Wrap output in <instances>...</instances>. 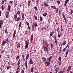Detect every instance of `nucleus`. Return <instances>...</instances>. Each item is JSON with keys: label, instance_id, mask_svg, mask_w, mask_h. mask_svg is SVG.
<instances>
[{"label": "nucleus", "instance_id": "nucleus-36", "mask_svg": "<svg viewBox=\"0 0 73 73\" xmlns=\"http://www.w3.org/2000/svg\"><path fill=\"white\" fill-rule=\"evenodd\" d=\"M14 19H16L17 18V14L16 15H14Z\"/></svg>", "mask_w": 73, "mask_h": 73}, {"label": "nucleus", "instance_id": "nucleus-31", "mask_svg": "<svg viewBox=\"0 0 73 73\" xmlns=\"http://www.w3.org/2000/svg\"><path fill=\"white\" fill-rule=\"evenodd\" d=\"M48 14L47 13H45L44 14H42V15L43 16H46Z\"/></svg>", "mask_w": 73, "mask_h": 73}, {"label": "nucleus", "instance_id": "nucleus-49", "mask_svg": "<svg viewBox=\"0 0 73 73\" xmlns=\"http://www.w3.org/2000/svg\"><path fill=\"white\" fill-rule=\"evenodd\" d=\"M70 13H71V14H72V13H73V10H71Z\"/></svg>", "mask_w": 73, "mask_h": 73}, {"label": "nucleus", "instance_id": "nucleus-60", "mask_svg": "<svg viewBox=\"0 0 73 73\" xmlns=\"http://www.w3.org/2000/svg\"><path fill=\"white\" fill-rule=\"evenodd\" d=\"M13 1H10L9 2V3H13Z\"/></svg>", "mask_w": 73, "mask_h": 73}, {"label": "nucleus", "instance_id": "nucleus-21", "mask_svg": "<svg viewBox=\"0 0 73 73\" xmlns=\"http://www.w3.org/2000/svg\"><path fill=\"white\" fill-rule=\"evenodd\" d=\"M66 40H65V41H64L63 42L62 44L63 45H65L66 44Z\"/></svg>", "mask_w": 73, "mask_h": 73}, {"label": "nucleus", "instance_id": "nucleus-26", "mask_svg": "<svg viewBox=\"0 0 73 73\" xmlns=\"http://www.w3.org/2000/svg\"><path fill=\"white\" fill-rule=\"evenodd\" d=\"M42 17H41V16H40V22H42Z\"/></svg>", "mask_w": 73, "mask_h": 73}, {"label": "nucleus", "instance_id": "nucleus-3", "mask_svg": "<svg viewBox=\"0 0 73 73\" xmlns=\"http://www.w3.org/2000/svg\"><path fill=\"white\" fill-rule=\"evenodd\" d=\"M54 38L56 45H57V38H56V36H54Z\"/></svg>", "mask_w": 73, "mask_h": 73}, {"label": "nucleus", "instance_id": "nucleus-14", "mask_svg": "<svg viewBox=\"0 0 73 73\" xmlns=\"http://www.w3.org/2000/svg\"><path fill=\"white\" fill-rule=\"evenodd\" d=\"M63 27L62 26V25H61L60 26V28H61L60 30L61 32H62V31H63Z\"/></svg>", "mask_w": 73, "mask_h": 73}, {"label": "nucleus", "instance_id": "nucleus-22", "mask_svg": "<svg viewBox=\"0 0 73 73\" xmlns=\"http://www.w3.org/2000/svg\"><path fill=\"white\" fill-rule=\"evenodd\" d=\"M34 27H38V25L36 22H35L34 23Z\"/></svg>", "mask_w": 73, "mask_h": 73}, {"label": "nucleus", "instance_id": "nucleus-25", "mask_svg": "<svg viewBox=\"0 0 73 73\" xmlns=\"http://www.w3.org/2000/svg\"><path fill=\"white\" fill-rule=\"evenodd\" d=\"M29 63L30 64H33V61H32V60H30Z\"/></svg>", "mask_w": 73, "mask_h": 73}, {"label": "nucleus", "instance_id": "nucleus-6", "mask_svg": "<svg viewBox=\"0 0 73 73\" xmlns=\"http://www.w3.org/2000/svg\"><path fill=\"white\" fill-rule=\"evenodd\" d=\"M11 7L10 5H9L8 6L7 8V10L8 11H10V10H11Z\"/></svg>", "mask_w": 73, "mask_h": 73}, {"label": "nucleus", "instance_id": "nucleus-1", "mask_svg": "<svg viewBox=\"0 0 73 73\" xmlns=\"http://www.w3.org/2000/svg\"><path fill=\"white\" fill-rule=\"evenodd\" d=\"M25 43L26 44V46H25V49H27L28 48V41H25Z\"/></svg>", "mask_w": 73, "mask_h": 73}, {"label": "nucleus", "instance_id": "nucleus-52", "mask_svg": "<svg viewBox=\"0 0 73 73\" xmlns=\"http://www.w3.org/2000/svg\"><path fill=\"white\" fill-rule=\"evenodd\" d=\"M19 58V56H17L16 57V60H18Z\"/></svg>", "mask_w": 73, "mask_h": 73}, {"label": "nucleus", "instance_id": "nucleus-61", "mask_svg": "<svg viewBox=\"0 0 73 73\" xmlns=\"http://www.w3.org/2000/svg\"><path fill=\"white\" fill-rule=\"evenodd\" d=\"M69 1V0H66L65 1V2H66L67 3V2H68Z\"/></svg>", "mask_w": 73, "mask_h": 73}, {"label": "nucleus", "instance_id": "nucleus-10", "mask_svg": "<svg viewBox=\"0 0 73 73\" xmlns=\"http://www.w3.org/2000/svg\"><path fill=\"white\" fill-rule=\"evenodd\" d=\"M53 33H54V32L53 31L50 33V36H53Z\"/></svg>", "mask_w": 73, "mask_h": 73}, {"label": "nucleus", "instance_id": "nucleus-56", "mask_svg": "<svg viewBox=\"0 0 73 73\" xmlns=\"http://www.w3.org/2000/svg\"><path fill=\"white\" fill-rule=\"evenodd\" d=\"M69 44H68L67 45V46H66V48H68V46H69Z\"/></svg>", "mask_w": 73, "mask_h": 73}, {"label": "nucleus", "instance_id": "nucleus-34", "mask_svg": "<svg viewBox=\"0 0 73 73\" xmlns=\"http://www.w3.org/2000/svg\"><path fill=\"white\" fill-rule=\"evenodd\" d=\"M50 45L51 47V48H53V45L52 43H50Z\"/></svg>", "mask_w": 73, "mask_h": 73}, {"label": "nucleus", "instance_id": "nucleus-12", "mask_svg": "<svg viewBox=\"0 0 73 73\" xmlns=\"http://www.w3.org/2000/svg\"><path fill=\"white\" fill-rule=\"evenodd\" d=\"M71 69H72V68H71V66H70L68 68L67 70V71L69 72V70H70Z\"/></svg>", "mask_w": 73, "mask_h": 73}, {"label": "nucleus", "instance_id": "nucleus-27", "mask_svg": "<svg viewBox=\"0 0 73 73\" xmlns=\"http://www.w3.org/2000/svg\"><path fill=\"white\" fill-rule=\"evenodd\" d=\"M34 70V68L33 67H32L31 69V72H33V70Z\"/></svg>", "mask_w": 73, "mask_h": 73}, {"label": "nucleus", "instance_id": "nucleus-9", "mask_svg": "<svg viewBox=\"0 0 73 73\" xmlns=\"http://www.w3.org/2000/svg\"><path fill=\"white\" fill-rule=\"evenodd\" d=\"M27 63H28V62H27V61H26L25 62V66L26 69H27V68H28V65H27Z\"/></svg>", "mask_w": 73, "mask_h": 73}, {"label": "nucleus", "instance_id": "nucleus-46", "mask_svg": "<svg viewBox=\"0 0 73 73\" xmlns=\"http://www.w3.org/2000/svg\"><path fill=\"white\" fill-rule=\"evenodd\" d=\"M26 24H27L28 26H29V23H28V22H27V21H26Z\"/></svg>", "mask_w": 73, "mask_h": 73}, {"label": "nucleus", "instance_id": "nucleus-17", "mask_svg": "<svg viewBox=\"0 0 73 73\" xmlns=\"http://www.w3.org/2000/svg\"><path fill=\"white\" fill-rule=\"evenodd\" d=\"M31 5V2L30 1H29L28 2V5L29 7H30V5Z\"/></svg>", "mask_w": 73, "mask_h": 73}, {"label": "nucleus", "instance_id": "nucleus-55", "mask_svg": "<svg viewBox=\"0 0 73 73\" xmlns=\"http://www.w3.org/2000/svg\"><path fill=\"white\" fill-rule=\"evenodd\" d=\"M48 62H47V61H46L44 62V64H45V65H46V64H47Z\"/></svg>", "mask_w": 73, "mask_h": 73}, {"label": "nucleus", "instance_id": "nucleus-37", "mask_svg": "<svg viewBox=\"0 0 73 73\" xmlns=\"http://www.w3.org/2000/svg\"><path fill=\"white\" fill-rule=\"evenodd\" d=\"M55 11L56 12V13H57L58 12V9L57 8L56 10H55Z\"/></svg>", "mask_w": 73, "mask_h": 73}, {"label": "nucleus", "instance_id": "nucleus-33", "mask_svg": "<svg viewBox=\"0 0 73 73\" xmlns=\"http://www.w3.org/2000/svg\"><path fill=\"white\" fill-rule=\"evenodd\" d=\"M22 58H25V54H22Z\"/></svg>", "mask_w": 73, "mask_h": 73}, {"label": "nucleus", "instance_id": "nucleus-40", "mask_svg": "<svg viewBox=\"0 0 73 73\" xmlns=\"http://www.w3.org/2000/svg\"><path fill=\"white\" fill-rule=\"evenodd\" d=\"M56 3L58 4H60V1L58 0L56 1Z\"/></svg>", "mask_w": 73, "mask_h": 73}, {"label": "nucleus", "instance_id": "nucleus-51", "mask_svg": "<svg viewBox=\"0 0 73 73\" xmlns=\"http://www.w3.org/2000/svg\"><path fill=\"white\" fill-rule=\"evenodd\" d=\"M21 73H24V69L22 70V71H21Z\"/></svg>", "mask_w": 73, "mask_h": 73}, {"label": "nucleus", "instance_id": "nucleus-4", "mask_svg": "<svg viewBox=\"0 0 73 73\" xmlns=\"http://www.w3.org/2000/svg\"><path fill=\"white\" fill-rule=\"evenodd\" d=\"M5 44H6V41H4L2 42L1 45L2 46H4V45H5Z\"/></svg>", "mask_w": 73, "mask_h": 73}, {"label": "nucleus", "instance_id": "nucleus-62", "mask_svg": "<svg viewBox=\"0 0 73 73\" xmlns=\"http://www.w3.org/2000/svg\"><path fill=\"white\" fill-rule=\"evenodd\" d=\"M20 63H17V65H18V67H19V66H20Z\"/></svg>", "mask_w": 73, "mask_h": 73}, {"label": "nucleus", "instance_id": "nucleus-59", "mask_svg": "<svg viewBox=\"0 0 73 73\" xmlns=\"http://www.w3.org/2000/svg\"><path fill=\"white\" fill-rule=\"evenodd\" d=\"M34 9H35V10H37V7H36L35 6L34 7Z\"/></svg>", "mask_w": 73, "mask_h": 73}, {"label": "nucleus", "instance_id": "nucleus-20", "mask_svg": "<svg viewBox=\"0 0 73 73\" xmlns=\"http://www.w3.org/2000/svg\"><path fill=\"white\" fill-rule=\"evenodd\" d=\"M22 20H24V14H23L22 15Z\"/></svg>", "mask_w": 73, "mask_h": 73}, {"label": "nucleus", "instance_id": "nucleus-29", "mask_svg": "<svg viewBox=\"0 0 73 73\" xmlns=\"http://www.w3.org/2000/svg\"><path fill=\"white\" fill-rule=\"evenodd\" d=\"M20 24L19 25V28H21V24H22V23H21V22H20Z\"/></svg>", "mask_w": 73, "mask_h": 73}, {"label": "nucleus", "instance_id": "nucleus-24", "mask_svg": "<svg viewBox=\"0 0 73 73\" xmlns=\"http://www.w3.org/2000/svg\"><path fill=\"white\" fill-rule=\"evenodd\" d=\"M44 5V7H48V4L46 3H45Z\"/></svg>", "mask_w": 73, "mask_h": 73}, {"label": "nucleus", "instance_id": "nucleus-5", "mask_svg": "<svg viewBox=\"0 0 73 73\" xmlns=\"http://www.w3.org/2000/svg\"><path fill=\"white\" fill-rule=\"evenodd\" d=\"M20 20V17H18L17 18L15 19V20L16 21H17L18 22V21H19Z\"/></svg>", "mask_w": 73, "mask_h": 73}, {"label": "nucleus", "instance_id": "nucleus-63", "mask_svg": "<svg viewBox=\"0 0 73 73\" xmlns=\"http://www.w3.org/2000/svg\"><path fill=\"white\" fill-rule=\"evenodd\" d=\"M68 53H66V56H65V57H67V56H68Z\"/></svg>", "mask_w": 73, "mask_h": 73}, {"label": "nucleus", "instance_id": "nucleus-48", "mask_svg": "<svg viewBox=\"0 0 73 73\" xmlns=\"http://www.w3.org/2000/svg\"><path fill=\"white\" fill-rule=\"evenodd\" d=\"M8 17H9V15H7V14L6 16V18H8Z\"/></svg>", "mask_w": 73, "mask_h": 73}, {"label": "nucleus", "instance_id": "nucleus-13", "mask_svg": "<svg viewBox=\"0 0 73 73\" xmlns=\"http://www.w3.org/2000/svg\"><path fill=\"white\" fill-rule=\"evenodd\" d=\"M52 56H51L47 59L48 61H50V60H52Z\"/></svg>", "mask_w": 73, "mask_h": 73}, {"label": "nucleus", "instance_id": "nucleus-45", "mask_svg": "<svg viewBox=\"0 0 73 73\" xmlns=\"http://www.w3.org/2000/svg\"><path fill=\"white\" fill-rule=\"evenodd\" d=\"M34 18H35V20H37V16L34 15Z\"/></svg>", "mask_w": 73, "mask_h": 73}, {"label": "nucleus", "instance_id": "nucleus-30", "mask_svg": "<svg viewBox=\"0 0 73 73\" xmlns=\"http://www.w3.org/2000/svg\"><path fill=\"white\" fill-rule=\"evenodd\" d=\"M5 32L6 35H7L8 34V31H7V30L6 29L5 31Z\"/></svg>", "mask_w": 73, "mask_h": 73}, {"label": "nucleus", "instance_id": "nucleus-43", "mask_svg": "<svg viewBox=\"0 0 73 73\" xmlns=\"http://www.w3.org/2000/svg\"><path fill=\"white\" fill-rule=\"evenodd\" d=\"M45 48L46 49V51L48 52V48L47 47L45 46Z\"/></svg>", "mask_w": 73, "mask_h": 73}, {"label": "nucleus", "instance_id": "nucleus-39", "mask_svg": "<svg viewBox=\"0 0 73 73\" xmlns=\"http://www.w3.org/2000/svg\"><path fill=\"white\" fill-rule=\"evenodd\" d=\"M42 30H46V28L45 27H42Z\"/></svg>", "mask_w": 73, "mask_h": 73}, {"label": "nucleus", "instance_id": "nucleus-16", "mask_svg": "<svg viewBox=\"0 0 73 73\" xmlns=\"http://www.w3.org/2000/svg\"><path fill=\"white\" fill-rule=\"evenodd\" d=\"M20 45H21L20 44H19V43H18V44L17 46V48H20Z\"/></svg>", "mask_w": 73, "mask_h": 73}, {"label": "nucleus", "instance_id": "nucleus-11", "mask_svg": "<svg viewBox=\"0 0 73 73\" xmlns=\"http://www.w3.org/2000/svg\"><path fill=\"white\" fill-rule=\"evenodd\" d=\"M51 7L53 9H56V6H55L54 5L53 6H51Z\"/></svg>", "mask_w": 73, "mask_h": 73}, {"label": "nucleus", "instance_id": "nucleus-42", "mask_svg": "<svg viewBox=\"0 0 73 73\" xmlns=\"http://www.w3.org/2000/svg\"><path fill=\"white\" fill-rule=\"evenodd\" d=\"M1 9L2 10H4V5H2Z\"/></svg>", "mask_w": 73, "mask_h": 73}, {"label": "nucleus", "instance_id": "nucleus-28", "mask_svg": "<svg viewBox=\"0 0 73 73\" xmlns=\"http://www.w3.org/2000/svg\"><path fill=\"white\" fill-rule=\"evenodd\" d=\"M58 65H61V64H62V61H60V62H58Z\"/></svg>", "mask_w": 73, "mask_h": 73}, {"label": "nucleus", "instance_id": "nucleus-32", "mask_svg": "<svg viewBox=\"0 0 73 73\" xmlns=\"http://www.w3.org/2000/svg\"><path fill=\"white\" fill-rule=\"evenodd\" d=\"M50 64V63L48 62H47V64L46 66H49V65Z\"/></svg>", "mask_w": 73, "mask_h": 73}, {"label": "nucleus", "instance_id": "nucleus-15", "mask_svg": "<svg viewBox=\"0 0 73 73\" xmlns=\"http://www.w3.org/2000/svg\"><path fill=\"white\" fill-rule=\"evenodd\" d=\"M42 60H43V61H44V62H45V61H46V58H44V57L42 58Z\"/></svg>", "mask_w": 73, "mask_h": 73}, {"label": "nucleus", "instance_id": "nucleus-38", "mask_svg": "<svg viewBox=\"0 0 73 73\" xmlns=\"http://www.w3.org/2000/svg\"><path fill=\"white\" fill-rule=\"evenodd\" d=\"M58 59L59 61H61V57L60 56H59L58 58Z\"/></svg>", "mask_w": 73, "mask_h": 73}, {"label": "nucleus", "instance_id": "nucleus-64", "mask_svg": "<svg viewBox=\"0 0 73 73\" xmlns=\"http://www.w3.org/2000/svg\"><path fill=\"white\" fill-rule=\"evenodd\" d=\"M16 73H19V71L18 70H17L16 72Z\"/></svg>", "mask_w": 73, "mask_h": 73}, {"label": "nucleus", "instance_id": "nucleus-47", "mask_svg": "<svg viewBox=\"0 0 73 73\" xmlns=\"http://www.w3.org/2000/svg\"><path fill=\"white\" fill-rule=\"evenodd\" d=\"M55 71L56 73H57V72H58V70H57V68H55Z\"/></svg>", "mask_w": 73, "mask_h": 73}, {"label": "nucleus", "instance_id": "nucleus-18", "mask_svg": "<svg viewBox=\"0 0 73 73\" xmlns=\"http://www.w3.org/2000/svg\"><path fill=\"white\" fill-rule=\"evenodd\" d=\"M29 54L28 53L27 54V55L26 56V60H28V59L29 58Z\"/></svg>", "mask_w": 73, "mask_h": 73}, {"label": "nucleus", "instance_id": "nucleus-7", "mask_svg": "<svg viewBox=\"0 0 73 73\" xmlns=\"http://www.w3.org/2000/svg\"><path fill=\"white\" fill-rule=\"evenodd\" d=\"M16 33V30H14V32L13 34V37L14 38H15V35Z\"/></svg>", "mask_w": 73, "mask_h": 73}, {"label": "nucleus", "instance_id": "nucleus-57", "mask_svg": "<svg viewBox=\"0 0 73 73\" xmlns=\"http://www.w3.org/2000/svg\"><path fill=\"white\" fill-rule=\"evenodd\" d=\"M39 0H36V3L37 4H38V2L39 1Z\"/></svg>", "mask_w": 73, "mask_h": 73}, {"label": "nucleus", "instance_id": "nucleus-35", "mask_svg": "<svg viewBox=\"0 0 73 73\" xmlns=\"http://www.w3.org/2000/svg\"><path fill=\"white\" fill-rule=\"evenodd\" d=\"M0 24H1V25L3 24V22L2 20H0Z\"/></svg>", "mask_w": 73, "mask_h": 73}, {"label": "nucleus", "instance_id": "nucleus-19", "mask_svg": "<svg viewBox=\"0 0 73 73\" xmlns=\"http://www.w3.org/2000/svg\"><path fill=\"white\" fill-rule=\"evenodd\" d=\"M6 43L7 44H8L9 43V40H8V38H7L6 39Z\"/></svg>", "mask_w": 73, "mask_h": 73}, {"label": "nucleus", "instance_id": "nucleus-54", "mask_svg": "<svg viewBox=\"0 0 73 73\" xmlns=\"http://www.w3.org/2000/svg\"><path fill=\"white\" fill-rule=\"evenodd\" d=\"M66 47L64 48L63 49V51H65V50H66Z\"/></svg>", "mask_w": 73, "mask_h": 73}, {"label": "nucleus", "instance_id": "nucleus-53", "mask_svg": "<svg viewBox=\"0 0 73 73\" xmlns=\"http://www.w3.org/2000/svg\"><path fill=\"white\" fill-rule=\"evenodd\" d=\"M17 1H16L15 2V5L16 6L17 5Z\"/></svg>", "mask_w": 73, "mask_h": 73}, {"label": "nucleus", "instance_id": "nucleus-41", "mask_svg": "<svg viewBox=\"0 0 73 73\" xmlns=\"http://www.w3.org/2000/svg\"><path fill=\"white\" fill-rule=\"evenodd\" d=\"M64 72V70H63L62 71H59L58 72V73H63Z\"/></svg>", "mask_w": 73, "mask_h": 73}, {"label": "nucleus", "instance_id": "nucleus-58", "mask_svg": "<svg viewBox=\"0 0 73 73\" xmlns=\"http://www.w3.org/2000/svg\"><path fill=\"white\" fill-rule=\"evenodd\" d=\"M4 2L3 1H2V2H1L2 4H4Z\"/></svg>", "mask_w": 73, "mask_h": 73}, {"label": "nucleus", "instance_id": "nucleus-50", "mask_svg": "<svg viewBox=\"0 0 73 73\" xmlns=\"http://www.w3.org/2000/svg\"><path fill=\"white\" fill-rule=\"evenodd\" d=\"M20 59H19L18 60V63L19 64H20Z\"/></svg>", "mask_w": 73, "mask_h": 73}, {"label": "nucleus", "instance_id": "nucleus-8", "mask_svg": "<svg viewBox=\"0 0 73 73\" xmlns=\"http://www.w3.org/2000/svg\"><path fill=\"white\" fill-rule=\"evenodd\" d=\"M33 40V34H32L31 35V41H32Z\"/></svg>", "mask_w": 73, "mask_h": 73}, {"label": "nucleus", "instance_id": "nucleus-2", "mask_svg": "<svg viewBox=\"0 0 73 73\" xmlns=\"http://www.w3.org/2000/svg\"><path fill=\"white\" fill-rule=\"evenodd\" d=\"M62 16L64 19V20H65V21L66 23H67V22H66V18L65 17V15L64 14H62Z\"/></svg>", "mask_w": 73, "mask_h": 73}, {"label": "nucleus", "instance_id": "nucleus-44", "mask_svg": "<svg viewBox=\"0 0 73 73\" xmlns=\"http://www.w3.org/2000/svg\"><path fill=\"white\" fill-rule=\"evenodd\" d=\"M59 12V15H60V16H61V11H60V10H59L58 11Z\"/></svg>", "mask_w": 73, "mask_h": 73}, {"label": "nucleus", "instance_id": "nucleus-23", "mask_svg": "<svg viewBox=\"0 0 73 73\" xmlns=\"http://www.w3.org/2000/svg\"><path fill=\"white\" fill-rule=\"evenodd\" d=\"M17 14H18V16H20V14L21 13L20 11H18L17 12Z\"/></svg>", "mask_w": 73, "mask_h": 73}]
</instances>
